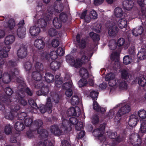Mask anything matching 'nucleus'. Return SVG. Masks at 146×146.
Segmentation results:
<instances>
[{"mask_svg": "<svg viewBox=\"0 0 146 146\" xmlns=\"http://www.w3.org/2000/svg\"><path fill=\"white\" fill-rule=\"evenodd\" d=\"M33 69L34 70L42 72L43 69V66L41 63L37 61L35 62L34 67Z\"/></svg>", "mask_w": 146, "mask_h": 146, "instance_id": "obj_41", "label": "nucleus"}, {"mask_svg": "<svg viewBox=\"0 0 146 146\" xmlns=\"http://www.w3.org/2000/svg\"><path fill=\"white\" fill-rule=\"evenodd\" d=\"M72 84L71 81H69L63 84L62 87L63 89L67 90L70 89L72 88Z\"/></svg>", "mask_w": 146, "mask_h": 146, "instance_id": "obj_53", "label": "nucleus"}, {"mask_svg": "<svg viewBox=\"0 0 146 146\" xmlns=\"http://www.w3.org/2000/svg\"><path fill=\"white\" fill-rule=\"evenodd\" d=\"M60 18L61 21L63 22L66 21L68 20V16L65 13H61L60 16Z\"/></svg>", "mask_w": 146, "mask_h": 146, "instance_id": "obj_61", "label": "nucleus"}, {"mask_svg": "<svg viewBox=\"0 0 146 146\" xmlns=\"http://www.w3.org/2000/svg\"><path fill=\"white\" fill-rule=\"evenodd\" d=\"M14 127L17 131L20 132L23 130L25 126L23 122L19 120L15 123Z\"/></svg>", "mask_w": 146, "mask_h": 146, "instance_id": "obj_27", "label": "nucleus"}, {"mask_svg": "<svg viewBox=\"0 0 146 146\" xmlns=\"http://www.w3.org/2000/svg\"><path fill=\"white\" fill-rule=\"evenodd\" d=\"M12 128V126L11 125L9 124H7L4 127V131L6 134L9 135L11 133Z\"/></svg>", "mask_w": 146, "mask_h": 146, "instance_id": "obj_47", "label": "nucleus"}, {"mask_svg": "<svg viewBox=\"0 0 146 146\" xmlns=\"http://www.w3.org/2000/svg\"><path fill=\"white\" fill-rule=\"evenodd\" d=\"M89 35L94 41H98L100 39L99 35L93 32H90L89 34Z\"/></svg>", "mask_w": 146, "mask_h": 146, "instance_id": "obj_52", "label": "nucleus"}, {"mask_svg": "<svg viewBox=\"0 0 146 146\" xmlns=\"http://www.w3.org/2000/svg\"><path fill=\"white\" fill-rule=\"evenodd\" d=\"M78 83L80 87H82L85 86L88 83L86 79L83 78L80 80Z\"/></svg>", "mask_w": 146, "mask_h": 146, "instance_id": "obj_59", "label": "nucleus"}, {"mask_svg": "<svg viewBox=\"0 0 146 146\" xmlns=\"http://www.w3.org/2000/svg\"><path fill=\"white\" fill-rule=\"evenodd\" d=\"M34 46L38 50L42 49L45 46V43L44 41L41 39L35 40L34 42Z\"/></svg>", "mask_w": 146, "mask_h": 146, "instance_id": "obj_20", "label": "nucleus"}, {"mask_svg": "<svg viewBox=\"0 0 146 146\" xmlns=\"http://www.w3.org/2000/svg\"><path fill=\"white\" fill-rule=\"evenodd\" d=\"M79 101V98L77 96H74L72 97L70 100V102L73 105H77Z\"/></svg>", "mask_w": 146, "mask_h": 146, "instance_id": "obj_48", "label": "nucleus"}, {"mask_svg": "<svg viewBox=\"0 0 146 146\" xmlns=\"http://www.w3.org/2000/svg\"><path fill=\"white\" fill-rule=\"evenodd\" d=\"M5 95L3 93H0V110H3L4 109V107L1 103V102H4L7 105H9L11 102V100L10 99H7L5 101Z\"/></svg>", "mask_w": 146, "mask_h": 146, "instance_id": "obj_18", "label": "nucleus"}, {"mask_svg": "<svg viewBox=\"0 0 146 146\" xmlns=\"http://www.w3.org/2000/svg\"><path fill=\"white\" fill-rule=\"evenodd\" d=\"M122 5L125 9L129 10L133 7V3L131 0H126L123 1Z\"/></svg>", "mask_w": 146, "mask_h": 146, "instance_id": "obj_24", "label": "nucleus"}, {"mask_svg": "<svg viewBox=\"0 0 146 146\" xmlns=\"http://www.w3.org/2000/svg\"><path fill=\"white\" fill-rule=\"evenodd\" d=\"M10 49V46H8L0 49V57L2 58L7 57L8 56L7 52L9 51Z\"/></svg>", "mask_w": 146, "mask_h": 146, "instance_id": "obj_28", "label": "nucleus"}, {"mask_svg": "<svg viewBox=\"0 0 146 146\" xmlns=\"http://www.w3.org/2000/svg\"><path fill=\"white\" fill-rule=\"evenodd\" d=\"M105 80L108 81L109 85L113 86L118 85L119 81L115 77L114 74L110 73L108 74L105 77Z\"/></svg>", "mask_w": 146, "mask_h": 146, "instance_id": "obj_10", "label": "nucleus"}, {"mask_svg": "<svg viewBox=\"0 0 146 146\" xmlns=\"http://www.w3.org/2000/svg\"><path fill=\"white\" fill-rule=\"evenodd\" d=\"M68 123V121L66 120L63 119L60 128L59 129L57 125L52 126L50 129L51 132L56 135H59L62 134L64 131L67 130V125Z\"/></svg>", "mask_w": 146, "mask_h": 146, "instance_id": "obj_3", "label": "nucleus"}, {"mask_svg": "<svg viewBox=\"0 0 146 146\" xmlns=\"http://www.w3.org/2000/svg\"><path fill=\"white\" fill-rule=\"evenodd\" d=\"M108 135L109 137L111 139H115L117 141L119 142L121 141L122 139L120 138L119 136H117V133L116 132H107Z\"/></svg>", "mask_w": 146, "mask_h": 146, "instance_id": "obj_38", "label": "nucleus"}, {"mask_svg": "<svg viewBox=\"0 0 146 146\" xmlns=\"http://www.w3.org/2000/svg\"><path fill=\"white\" fill-rule=\"evenodd\" d=\"M26 28L24 27H19L17 30V35L20 38H24L26 34Z\"/></svg>", "mask_w": 146, "mask_h": 146, "instance_id": "obj_26", "label": "nucleus"}, {"mask_svg": "<svg viewBox=\"0 0 146 146\" xmlns=\"http://www.w3.org/2000/svg\"><path fill=\"white\" fill-rule=\"evenodd\" d=\"M117 29L113 25L110 27L108 29V34L110 36H115L117 33Z\"/></svg>", "mask_w": 146, "mask_h": 146, "instance_id": "obj_31", "label": "nucleus"}, {"mask_svg": "<svg viewBox=\"0 0 146 146\" xmlns=\"http://www.w3.org/2000/svg\"><path fill=\"white\" fill-rule=\"evenodd\" d=\"M79 73L80 76L84 78H87L89 76V74L87 70L84 68H80Z\"/></svg>", "mask_w": 146, "mask_h": 146, "instance_id": "obj_44", "label": "nucleus"}, {"mask_svg": "<svg viewBox=\"0 0 146 146\" xmlns=\"http://www.w3.org/2000/svg\"><path fill=\"white\" fill-rule=\"evenodd\" d=\"M58 55L57 52L55 51H52L50 53L49 56L52 59H55L58 57Z\"/></svg>", "mask_w": 146, "mask_h": 146, "instance_id": "obj_63", "label": "nucleus"}, {"mask_svg": "<svg viewBox=\"0 0 146 146\" xmlns=\"http://www.w3.org/2000/svg\"><path fill=\"white\" fill-rule=\"evenodd\" d=\"M123 12L121 8H116L114 11V14L117 17H121L123 15Z\"/></svg>", "mask_w": 146, "mask_h": 146, "instance_id": "obj_40", "label": "nucleus"}, {"mask_svg": "<svg viewBox=\"0 0 146 146\" xmlns=\"http://www.w3.org/2000/svg\"><path fill=\"white\" fill-rule=\"evenodd\" d=\"M27 53V47L25 45H22L18 50L17 54L19 58H22L26 56Z\"/></svg>", "mask_w": 146, "mask_h": 146, "instance_id": "obj_15", "label": "nucleus"}, {"mask_svg": "<svg viewBox=\"0 0 146 146\" xmlns=\"http://www.w3.org/2000/svg\"><path fill=\"white\" fill-rule=\"evenodd\" d=\"M98 94V92L95 91H92L90 92V95L92 99L94 100H97Z\"/></svg>", "mask_w": 146, "mask_h": 146, "instance_id": "obj_58", "label": "nucleus"}, {"mask_svg": "<svg viewBox=\"0 0 146 146\" xmlns=\"http://www.w3.org/2000/svg\"><path fill=\"white\" fill-rule=\"evenodd\" d=\"M78 113L79 115L80 113V111L78 107L76 106L75 108L71 107L68 110L67 114L70 116L77 115Z\"/></svg>", "mask_w": 146, "mask_h": 146, "instance_id": "obj_16", "label": "nucleus"}, {"mask_svg": "<svg viewBox=\"0 0 146 146\" xmlns=\"http://www.w3.org/2000/svg\"><path fill=\"white\" fill-rule=\"evenodd\" d=\"M143 29L141 26L137 27L133 29L132 31V34L135 36L141 35L143 32Z\"/></svg>", "mask_w": 146, "mask_h": 146, "instance_id": "obj_32", "label": "nucleus"}, {"mask_svg": "<svg viewBox=\"0 0 146 146\" xmlns=\"http://www.w3.org/2000/svg\"><path fill=\"white\" fill-rule=\"evenodd\" d=\"M70 123L72 125H76V129L78 131L81 130L84 126L83 123L81 122H78L76 119L74 117H71L69 119Z\"/></svg>", "mask_w": 146, "mask_h": 146, "instance_id": "obj_14", "label": "nucleus"}, {"mask_svg": "<svg viewBox=\"0 0 146 146\" xmlns=\"http://www.w3.org/2000/svg\"><path fill=\"white\" fill-rule=\"evenodd\" d=\"M21 79L23 80V83L25 84V85L24 86L25 88H24V89H23V87H21V91H23V92L24 91L25 94V91L30 96H31L32 95V93L31 92V91L29 90V89L28 88H26V87L25 86V84L24 82V81H23V79L21 77L18 78H17V82H18V83L19 84V85H19H22V84L21 82Z\"/></svg>", "mask_w": 146, "mask_h": 146, "instance_id": "obj_22", "label": "nucleus"}, {"mask_svg": "<svg viewBox=\"0 0 146 146\" xmlns=\"http://www.w3.org/2000/svg\"><path fill=\"white\" fill-rule=\"evenodd\" d=\"M111 58L113 60H115V67L116 68L119 67L118 66L119 65V62L118 56L117 53L113 52L111 56Z\"/></svg>", "mask_w": 146, "mask_h": 146, "instance_id": "obj_35", "label": "nucleus"}, {"mask_svg": "<svg viewBox=\"0 0 146 146\" xmlns=\"http://www.w3.org/2000/svg\"><path fill=\"white\" fill-rule=\"evenodd\" d=\"M142 18L141 20L142 22H144V25L146 27V9L145 10H142L141 11Z\"/></svg>", "mask_w": 146, "mask_h": 146, "instance_id": "obj_57", "label": "nucleus"}, {"mask_svg": "<svg viewBox=\"0 0 146 146\" xmlns=\"http://www.w3.org/2000/svg\"><path fill=\"white\" fill-rule=\"evenodd\" d=\"M53 23L54 26L57 29L61 28L62 26V24L60 19L56 17L53 20Z\"/></svg>", "mask_w": 146, "mask_h": 146, "instance_id": "obj_42", "label": "nucleus"}, {"mask_svg": "<svg viewBox=\"0 0 146 146\" xmlns=\"http://www.w3.org/2000/svg\"><path fill=\"white\" fill-rule=\"evenodd\" d=\"M21 79L23 80V83L25 84V85L24 86L25 88H24V89H23V87H21V91H23V92L24 91L25 94V91L30 96H31L32 95V93L31 92V91L29 90V89L28 88H26V87L25 86V84L24 82V81H23V79L21 77L18 78H17V82H18V83L19 84V85H19H22V84L21 82Z\"/></svg>", "mask_w": 146, "mask_h": 146, "instance_id": "obj_21", "label": "nucleus"}, {"mask_svg": "<svg viewBox=\"0 0 146 146\" xmlns=\"http://www.w3.org/2000/svg\"><path fill=\"white\" fill-rule=\"evenodd\" d=\"M127 21L124 18L119 19L117 21V25L121 29L125 28L127 27Z\"/></svg>", "mask_w": 146, "mask_h": 146, "instance_id": "obj_33", "label": "nucleus"}, {"mask_svg": "<svg viewBox=\"0 0 146 146\" xmlns=\"http://www.w3.org/2000/svg\"><path fill=\"white\" fill-rule=\"evenodd\" d=\"M139 117L141 118L144 119L146 117V111L144 110H140L137 112Z\"/></svg>", "mask_w": 146, "mask_h": 146, "instance_id": "obj_55", "label": "nucleus"}, {"mask_svg": "<svg viewBox=\"0 0 146 146\" xmlns=\"http://www.w3.org/2000/svg\"><path fill=\"white\" fill-rule=\"evenodd\" d=\"M131 106L129 105H126L123 106L119 110L115 119V121L118 122L121 118V116L129 112L131 110Z\"/></svg>", "mask_w": 146, "mask_h": 146, "instance_id": "obj_9", "label": "nucleus"}, {"mask_svg": "<svg viewBox=\"0 0 146 146\" xmlns=\"http://www.w3.org/2000/svg\"><path fill=\"white\" fill-rule=\"evenodd\" d=\"M49 98L51 102V99L55 103H57L58 102L59 100V97L58 95L56 93H53L50 97H49L48 98Z\"/></svg>", "mask_w": 146, "mask_h": 146, "instance_id": "obj_50", "label": "nucleus"}, {"mask_svg": "<svg viewBox=\"0 0 146 146\" xmlns=\"http://www.w3.org/2000/svg\"><path fill=\"white\" fill-rule=\"evenodd\" d=\"M132 61L131 57L129 56H125L123 58V63L124 64L127 65L131 63Z\"/></svg>", "mask_w": 146, "mask_h": 146, "instance_id": "obj_51", "label": "nucleus"}, {"mask_svg": "<svg viewBox=\"0 0 146 146\" xmlns=\"http://www.w3.org/2000/svg\"><path fill=\"white\" fill-rule=\"evenodd\" d=\"M40 32V28L36 25L31 27L29 29V32L31 35L36 36L38 35Z\"/></svg>", "mask_w": 146, "mask_h": 146, "instance_id": "obj_19", "label": "nucleus"}, {"mask_svg": "<svg viewBox=\"0 0 146 146\" xmlns=\"http://www.w3.org/2000/svg\"><path fill=\"white\" fill-rule=\"evenodd\" d=\"M43 124V122L41 120H36L34 121L32 127L33 128H35L37 131L38 130H40L42 129L41 127Z\"/></svg>", "mask_w": 146, "mask_h": 146, "instance_id": "obj_29", "label": "nucleus"}, {"mask_svg": "<svg viewBox=\"0 0 146 146\" xmlns=\"http://www.w3.org/2000/svg\"><path fill=\"white\" fill-rule=\"evenodd\" d=\"M21 81L22 85H20L18 86V90L17 92V97L16 101L17 102H19L20 104L24 106L27 104V102L23 98L25 96V94L24 91H21V87H23V88L24 89L25 85L23 83L22 79H21Z\"/></svg>", "mask_w": 146, "mask_h": 146, "instance_id": "obj_8", "label": "nucleus"}, {"mask_svg": "<svg viewBox=\"0 0 146 146\" xmlns=\"http://www.w3.org/2000/svg\"><path fill=\"white\" fill-rule=\"evenodd\" d=\"M52 11H51L50 9H48V14H47L46 16H45V19H44L43 18L44 16L42 15H40L38 16V19L37 21H35V24L36 25L38 26L41 28H44L46 27L47 25L46 21H48L51 19V16L52 14H54L53 11V9H51Z\"/></svg>", "mask_w": 146, "mask_h": 146, "instance_id": "obj_2", "label": "nucleus"}, {"mask_svg": "<svg viewBox=\"0 0 146 146\" xmlns=\"http://www.w3.org/2000/svg\"><path fill=\"white\" fill-rule=\"evenodd\" d=\"M80 35L78 34L76 36V39L80 47L82 48H85L86 46L85 41L84 40L80 39Z\"/></svg>", "mask_w": 146, "mask_h": 146, "instance_id": "obj_39", "label": "nucleus"}, {"mask_svg": "<svg viewBox=\"0 0 146 146\" xmlns=\"http://www.w3.org/2000/svg\"><path fill=\"white\" fill-rule=\"evenodd\" d=\"M21 79L23 80V83L25 84V85L24 86L25 88H24V89H23V87H21V91H23V92L24 91L25 94V91L30 96H31L32 95V93L31 92V91L29 90V89L28 88H26V87L25 86V84L24 82V81H23V79L21 77L18 78H17V82H18V83L19 84V85H19H22V84L21 82Z\"/></svg>", "mask_w": 146, "mask_h": 146, "instance_id": "obj_23", "label": "nucleus"}, {"mask_svg": "<svg viewBox=\"0 0 146 146\" xmlns=\"http://www.w3.org/2000/svg\"><path fill=\"white\" fill-rule=\"evenodd\" d=\"M137 56L140 60L144 59L146 58V51L145 50H142V51L139 52Z\"/></svg>", "mask_w": 146, "mask_h": 146, "instance_id": "obj_49", "label": "nucleus"}, {"mask_svg": "<svg viewBox=\"0 0 146 146\" xmlns=\"http://www.w3.org/2000/svg\"><path fill=\"white\" fill-rule=\"evenodd\" d=\"M50 68L53 70H58L60 66V63L56 61H52L50 65Z\"/></svg>", "mask_w": 146, "mask_h": 146, "instance_id": "obj_37", "label": "nucleus"}, {"mask_svg": "<svg viewBox=\"0 0 146 146\" xmlns=\"http://www.w3.org/2000/svg\"><path fill=\"white\" fill-rule=\"evenodd\" d=\"M24 123L27 126H30L33 122V119L32 118L26 117L24 120Z\"/></svg>", "mask_w": 146, "mask_h": 146, "instance_id": "obj_56", "label": "nucleus"}, {"mask_svg": "<svg viewBox=\"0 0 146 146\" xmlns=\"http://www.w3.org/2000/svg\"><path fill=\"white\" fill-rule=\"evenodd\" d=\"M97 14L96 11L92 10L88 12L87 10H84L82 14L81 18L84 19L85 21L87 23H89L91 19H95L97 17Z\"/></svg>", "mask_w": 146, "mask_h": 146, "instance_id": "obj_7", "label": "nucleus"}, {"mask_svg": "<svg viewBox=\"0 0 146 146\" xmlns=\"http://www.w3.org/2000/svg\"><path fill=\"white\" fill-rule=\"evenodd\" d=\"M52 105L49 98L47 99V102L45 106L42 105L40 107L39 110L42 113H44L46 111L49 113H50L52 112Z\"/></svg>", "mask_w": 146, "mask_h": 146, "instance_id": "obj_13", "label": "nucleus"}, {"mask_svg": "<svg viewBox=\"0 0 146 146\" xmlns=\"http://www.w3.org/2000/svg\"><path fill=\"white\" fill-rule=\"evenodd\" d=\"M45 78L46 81L48 83L53 82L54 81V76L49 73L45 74Z\"/></svg>", "mask_w": 146, "mask_h": 146, "instance_id": "obj_45", "label": "nucleus"}, {"mask_svg": "<svg viewBox=\"0 0 146 146\" xmlns=\"http://www.w3.org/2000/svg\"><path fill=\"white\" fill-rule=\"evenodd\" d=\"M138 121L137 116L133 114L130 116L128 124L130 126L134 127L136 125Z\"/></svg>", "mask_w": 146, "mask_h": 146, "instance_id": "obj_17", "label": "nucleus"}, {"mask_svg": "<svg viewBox=\"0 0 146 146\" xmlns=\"http://www.w3.org/2000/svg\"><path fill=\"white\" fill-rule=\"evenodd\" d=\"M15 40V37L13 35H9L5 38L4 43L5 44L9 45L13 44Z\"/></svg>", "mask_w": 146, "mask_h": 146, "instance_id": "obj_25", "label": "nucleus"}, {"mask_svg": "<svg viewBox=\"0 0 146 146\" xmlns=\"http://www.w3.org/2000/svg\"><path fill=\"white\" fill-rule=\"evenodd\" d=\"M139 131L142 133L146 132V123L145 121H143L141 123Z\"/></svg>", "mask_w": 146, "mask_h": 146, "instance_id": "obj_54", "label": "nucleus"}, {"mask_svg": "<svg viewBox=\"0 0 146 146\" xmlns=\"http://www.w3.org/2000/svg\"><path fill=\"white\" fill-rule=\"evenodd\" d=\"M78 56L80 58L81 60L78 58H74L73 56L68 55L66 56V61L71 66L78 68L81 66L83 62L85 63L87 62L92 55L90 54L89 52L87 50L82 49Z\"/></svg>", "mask_w": 146, "mask_h": 146, "instance_id": "obj_1", "label": "nucleus"}, {"mask_svg": "<svg viewBox=\"0 0 146 146\" xmlns=\"http://www.w3.org/2000/svg\"><path fill=\"white\" fill-rule=\"evenodd\" d=\"M138 83L139 85L142 86H146V79L142 77L141 78H139L138 81Z\"/></svg>", "mask_w": 146, "mask_h": 146, "instance_id": "obj_60", "label": "nucleus"}, {"mask_svg": "<svg viewBox=\"0 0 146 146\" xmlns=\"http://www.w3.org/2000/svg\"><path fill=\"white\" fill-rule=\"evenodd\" d=\"M19 73V70L16 68H13L11 69L9 74L5 73L3 74L2 80L3 82L5 84H8L11 80L12 78H13L16 75H17Z\"/></svg>", "mask_w": 146, "mask_h": 146, "instance_id": "obj_6", "label": "nucleus"}, {"mask_svg": "<svg viewBox=\"0 0 146 146\" xmlns=\"http://www.w3.org/2000/svg\"><path fill=\"white\" fill-rule=\"evenodd\" d=\"M27 116V114L25 112H21L17 115V117L21 120L25 119Z\"/></svg>", "mask_w": 146, "mask_h": 146, "instance_id": "obj_64", "label": "nucleus"}, {"mask_svg": "<svg viewBox=\"0 0 146 146\" xmlns=\"http://www.w3.org/2000/svg\"><path fill=\"white\" fill-rule=\"evenodd\" d=\"M29 104L32 106V107L35 109H37L38 108L35 102L32 99H30L28 101Z\"/></svg>", "mask_w": 146, "mask_h": 146, "instance_id": "obj_62", "label": "nucleus"}, {"mask_svg": "<svg viewBox=\"0 0 146 146\" xmlns=\"http://www.w3.org/2000/svg\"><path fill=\"white\" fill-rule=\"evenodd\" d=\"M49 92V89L47 87H46L44 89H42L41 90H40L36 92L37 95L40 96L41 95H46Z\"/></svg>", "mask_w": 146, "mask_h": 146, "instance_id": "obj_46", "label": "nucleus"}, {"mask_svg": "<svg viewBox=\"0 0 146 146\" xmlns=\"http://www.w3.org/2000/svg\"><path fill=\"white\" fill-rule=\"evenodd\" d=\"M117 86H119L120 89L122 90H126L128 88L127 84L123 80H119Z\"/></svg>", "mask_w": 146, "mask_h": 146, "instance_id": "obj_43", "label": "nucleus"}, {"mask_svg": "<svg viewBox=\"0 0 146 146\" xmlns=\"http://www.w3.org/2000/svg\"><path fill=\"white\" fill-rule=\"evenodd\" d=\"M100 128L95 129L93 132V135L96 137H98L100 141L103 138L105 139V137L103 135L104 131L105 129V126L104 124H101Z\"/></svg>", "mask_w": 146, "mask_h": 146, "instance_id": "obj_11", "label": "nucleus"}, {"mask_svg": "<svg viewBox=\"0 0 146 146\" xmlns=\"http://www.w3.org/2000/svg\"><path fill=\"white\" fill-rule=\"evenodd\" d=\"M37 132L39 135V137L42 141L40 143L41 145H43L45 146H52L53 144L51 141L47 139V137L48 136V133L47 131L45 129H41L38 130Z\"/></svg>", "mask_w": 146, "mask_h": 146, "instance_id": "obj_5", "label": "nucleus"}, {"mask_svg": "<svg viewBox=\"0 0 146 146\" xmlns=\"http://www.w3.org/2000/svg\"><path fill=\"white\" fill-rule=\"evenodd\" d=\"M129 142L134 146H140L141 143V139L137 133L132 134L129 136Z\"/></svg>", "mask_w": 146, "mask_h": 146, "instance_id": "obj_12", "label": "nucleus"}, {"mask_svg": "<svg viewBox=\"0 0 146 146\" xmlns=\"http://www.w3.org/2000/svg\"><path fill=\"white\" fill-rule=\"evenodd\" d=\"M15 26V23L14 20L13 19H10L8 22L4 23V27L5 28L11 30L13 29Z\"/></svg>", "mask_w": 146, "mask_h": 146, "instance_id": "obj_34", "label": "nucleus"}, {"mask_svg": "<svg viewBox=\"0 0 146 146\" xmlns=\"http://www.w3.org/2000/svg\"><path fill=\"white\" fill-rule=\"evenodd\" d=\"M42 72L34 70L32 74L33 78L35 80L40 81L42 77Z\"/></svg>", "mask_w": 146, "mask_h": 146, "instance_id": "obj_30", "label": "nucleus"}, {"mask_svg": "<svg viewBox=\"0 0 146 146\" xmlns=\"http://www.w3.org/2000/svg\"><path fill=\"white\" fill-rule=\"evenodd\" d=\"M68 123V121L66 120L63 119L60 128L59 129L57 125L52 126L50 129L51 132L56 135H59L62 134L64 131L67 130V125Z\"/></svg>", "mask_w": 146, "mask_h": 146, "instance_id": "obj_4", "label": "nucleus"}, {"mask_svg": "<svg viewBox=\"0 0 146 146\" xmlns=\"http://www.w3.org/2000/svg\"><path fill=\"white\" fill-rule=\"evenodd\" d=\"M48 34L50 36L53 37L59 35V36L61 37L62 35L58 33L56 30L53 28H50L48 31Z\"/></svg>", "mask_w": 146, "mask_h": 146, "instance_id": "obj_36", "label": "nucleus"}]
</instances>
